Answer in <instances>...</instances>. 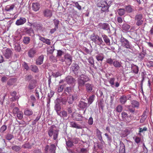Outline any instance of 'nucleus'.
I'll list each match as a JSON object with an SVG mask.
<instances>
[{"label":"nucleus","mask_w":153,"mask_h":153,"mask_svg":"<svg viewBox=\"0 0 153 153\" xmlns=\"http://www.w3.org/2000/svg\"><path fill=\"white\" fill-rule=\"evenodd\" d=\"M17 117L19 120H21L23 118V114L22 111H19L17 114Z\"/></svg>","instance_id":"obj_50"},{"label":"nucleus","mask_w":153,"mask_h":153,"mask_svg":"<svg viewBox=\"0 0 153 153\" xmlns=\"http://www.w3.org/2000/svg\"><path fill=\"white\" fill-rule=\"evenodd\" d=\"M114 60L111 58H108L106 59V62L110 65H113Z\"/></svg>","instance_id":"obj_55"},{"label":"nucleus","mask_w":153,"mask_h":153,"mask_svg":"<svg viewBox=\"0 0 153 153\" xmlns=\"http://www.w3.org/2000/svg\"><path fill=\"white\" fill-rule=\"evenodd\" d=\"M131 70L133 73L135 74H137L139 71V68L138 66L133 64H131Z\"/></svg>","instance_id":"obj_26"},{"label":"nucleus","mask_w":153,"mask_h":153,"mask_svg":"<svg viewBox=\"0 0 153 153\" xmlns=\"http://www.w3.org/2000/svg\"><path fill=\"white\" fill-rule=\"evenodd\" d=\"M59 130L56 129L55 125H52L48 131V134L49 137L53 136V138L54 140H56L59 134Z\"/></svg>","instance_id":"obj_3"},{"label":"nucleus","mask_w":153,"mask_h":153,"mask_svg":"<svg viewBox=\"0 0 153 153\" xmlns=\"http://www.w3.org/2000/svg\"><path fill=\"white\" fill-rule=\"evenodd\" d=\"M113 66L117 68H119L122 67V63L119 60H114L113 64Z\"/></svg>","instance_id":"obj_25"},{"label":"nucleus","mask_w":153,"mask_h":153,"mask_svg":"<svg viewBox=\"0 0 153 153\" xmlns=\"http://www.w3.org/2000/svg\"><path fill=\"white\" fill-rule=\"evenodd\" d=\"M96 58L97 61H102L104 58V56L102 53H100L96 55Z\"/></svg>","instance_id":"obj_42"},{"label":"nucleus","mask_w":153,"mask_h":153,"mask_svg":"<svg viewBox=\"0 0 153 153\" xmlns=\"http://www.w3.org/2000/svg\"><path fill=\"white\" fill-rule=\"evenodd\" d=\"M57 114L61 117L66 118L68 116L67 112L64 110L62 111H60L59 113H57Z\"/></svg>","instance_id":"obj_31"},{"label":"nucleus","mask_w":153,"mask_h":153,"mask_svg":"<svg viewBox=\"0 0 153 153\" xmlns=\"http://www.w3.org/2000/svg\"><path fill=\"white\" fill-rule=\"evenodd\" d=\"M86 90L88 93H90L92 91L94 85L92 84L89 83H87L85 85Z\"/></svg>","instance_id":"obj_19"},{"label":"nucleus","mask_w":153,"mask_h":153,"mask_svg":"<svg viewBox=\"0 0 153 153\" xmlns=\"http://www.w3.org/2000/svg\"><path fill=\"white\" fill-rule=\"evenodd\" d=\"M90 80L89 77L87 76L84 74H81L77 79L79 90L80 91L86 84L85 83Z\"/></svg>","instance_id":"obj_1"},{"label":"nucleus","mask_w":153,"mask_h":153,"mask_svg":"<svg viewBox=\"0 0 153 153\" xmlns=\"http://www.w3.org/2000/svg\"><path fill=\"white\" fill-rule=\"evenodd\" d=\"M115 80V78H111L110 79L109 82L111 86L114 88L115 86L117 88L120 85L119 83L117 82H116L115 84L114 83V81Z\"/></svg>","instance_id":"obj_18"},{"label":"nucleus","mask_w":153,"mask_h":153,"mask_svg":"<svg viewBox=\"0 0 153 153\" xmlns=\"http://www.w3.org/2000/svg\"><path fill=\"white\" fill-rule=\"evenodd\" d=\"M71 126L72 127L76 128L77 129H81L82 128L81 126L79 125L76 123L75 122L72 121L70 122Z\"/></svg>","instance_id":"obj_30"},{"label":"nucleus","mask_w":153,"mask_h":153,"mask_svg":"<svg viewBox=\"0 0 153 153\" xmlns=\"http://www.w3.org/2000/svg\"><path fill=\"white\" fill-rule=\"evenodd\" d=\"M72 143L73 144H76L78 143L79 139L77 137H75L73 138H71Z\"/></svg>","instance_id":"obj_52"},{"label":"nucleus","mask_w":153,"mask_h":153,"mask_svg":"<svg viewBox=\"0 0 153 153\" xmlns=\"http://www.w3.org/2000/svg\"><path fill=\"white\" fill-rule=\"evenodd\" d=\"M24 113L25 115L28 116L31 115L33 114V111L31 109L28 108L25 109Z\"/></svg>","instance_id":"obj_28"},{"label":"nucleus","mask_w":153,"mask_h":153,"mask_svg":"<svg viewBox=\"0 0 153 153\" xmlns=\"http://www.w3.org/2000/svg\"><path fill=\"white\" fill-rule=\"evenodd\" d=\"M66 148L68 149V148L72 147L74 146L72 143L71 138H68L67 140H66Z\"/></svg>","instance_id":"obj_23"},{"label":"nucleus","mask_w":153,"mask_h":153,"mask_svg":"<svg viewBox=\"0 0 153 153\" xmlns=\"http://www.w3.org/2000/svg\"><path fill=\"white\" fill-rule=\"evenodd\" d=\"M65 80L68 84L72 85L75 83L76 81L75 79L71 75L68 76L65 79Z\"/></svg>","instance_id":"obj_11"},{"label":"nucleus","mask_w":153,"mask_h":153,"mask_svg":"<svg viewBox=\"0 0 153 153\" xmlns=\"http://www.w3.org/2000/svg\"><path fill=\"white\" fill-rule=\"evenodd\" d=\"M3 54L7 59H8L11 57L13 52L10 49L8 48L3 50Z\"/></svg>","instance_id":"obj_12"},{"label":"nucleus","mask_w":153,"mask_h":153,"mask_svg":"<svg viewBox=\"0 0 153 153\" xmlns=\"http://www.w3.org/2000/svg\"><path fill=\"white\" fill-rule=\"evenodd\" d=\"M16 81V79L15 78H12L10 79L7 82V85H13Z\"/></svg>","instance_id":"obj_41"},{"label":"nucleus","mask_w":153,"mask_h":153,"mask_svg":"<svg viewBox=\"0 0 153 153\" xmlns=\"http://www.w3.org/2000/svg\"><path fill=\"white\" fill-rule=\"evenodd\" d=\"M105 42L108 45H110V40L108 37V36L105 34H103L102 35Z\"/></svg>","instance_id":"obj_32"},{"label":"nucleus","mask_w":153,"mask_h":153,"mask_svg":"<svg viewBox=\"0 0 153 153\" xmlns=\"http://www.w3.org/2000/svg\"><path fill=\"white\" fill-rule=\"evenodd\" d=\"M74 120L76 121H82L83 119V117L81 114L78 113H76L73 117Z\"/></svg>","instance_id":"obj_24"},{"label":"nucleus","mask_w":153,"mask_h":153,"mask_svg":"<svg viewBox=\"0 0 153 153\" xmlns=\"http://www.w3.org/2000/svg\"><path fill=\"white\" fill-rule=\"evenodd\" d=\"M93 119L92 117H90L88 119V125H91L93 124Z\"/></svg>","instance_id":"obj_64"},{"label":"nucleus","mask_w":153,"mask_h":153,"mask_svg":"<svg viewBox=\"0 0 153 153\" xmlns=\"http://www.w3.org/2000/svg\"><path fill=\"white\" fill-rule=\"evenodd\" d=\"M102 132L100 131L97 129V136L99 140L100 141V142H102L103 143V140L102 139V138L101 135Z\"/></svg>","instance_id":"obj_36"},{"label":"nucleus","mask_w":153,"mask_h":153,"mask_svg":"<svg viewBox=\"0 0 153 153\" xmlns=\"http://www.w3.org/2000/svg\"><path fill=\"white\" fill-rule=\"evenodd\" d=\"M54 24L55 25L56 28L58 29V25L59 24V21L56 19L54 20Z\"/></svg>","instance_id":"obj_63"},{"label":"nucleus","mask_w":153,"mask_h":153,"mask_svg":"<svg viewBox=\"0 0 153 153\" xmlns=\"http://www.w3.org/2000/svg\"><path fill=\"white\" fill-rule=\"evenodd\" d=\"M90 38L93 42L99 45H103L104 44V43L103 42L102 38L99 37L97 35H92Z\"/></svg>","instance_id":"obj_4"},{"label":"nucleus","mask_w":153,"mask_h":153,"mask_svg":"<svg viewBox=\"0 0 153 153\" xmlns=\"http://www.w3.org/2000/svg\"><path fill=\"white\" fill-rule=\"evenodd\" d=\"M123 107L120 105H118L115 108V110L118 112H121L123 110Z\"/></svg>","instance_id":"obj_53"},{"label":"nucleus","mask_w":153,"mask_h":153,"mask_svg":"<svg viewBox=\"0 0 153 153\" xmlns=\"http://www.w3.org/2000/svg\"><path fill=\"white\" fill-rule=\"evenodd\" d=\"M22 65L24 69H26V71L29 70V67L27 64L26 62H23L22 64Z\"/></svg>","instance_id":"obj_56"},{"label":"nucleus","mask_w":153,"mask_h":153,"mask_svg":"<svg viewBox=\"0 0 153 153\" xmlns=\"http://www.w3.org/2000/svg\"><path fill=\"white\" fill-rule=\"evenodd\" d=\"M122 118L123 120L125 121L126 123H128L131 121V120L129 119V118H131L132 117V115H130L128 116V114L125 112L123 111L121 113Z\"/></svg>","instance_id":"obj_8"},{"label":"nucleus","mask_w":153,"mask_h":153,"mask_svg":"<svg viewBox=\"0 0 153 153\" xmlns=\"http://www.w3.org/2000/svg\"><path fill=\"white\" fill-rule=\"evenodd\" d=\"M11 149L12 150L16 152H18L20 151L21 148L20 146L16 145H14L11 146Z\"/></svg>","instance_id":"obj_38"},{"label":"nucleus","mask_w":153,"mask_h":153,"mask_svg":"<svg viewBox=\"0 0 153 153\" xmlns=\"http://www.w3.org/2000/svg\"><path fill=\"white\" fill-rule=\"evenodd\" d=\"M36 84L37 81L36 79H33L30 81L27 88L30 91L36 87Z\"/></svg>","instance_id":"obj_13"},{"label":"nucleus","mask_w":153,"mask_h":153,"mask_svg":"<svg viewBox=\"0 0 153 153\" xmlns=\"http://www.w3.org/2000/svg\"><path fill=\"white\" fill-rule=\"evenodd\" d=\"M52 75L55 77H57L62 75V74L59 71L53 73Z\"/></svg>","instance_id":"obj_57"},{"label":"nucleus","mask_w":153,"mask_h":153,"mask_svg":"<svg viewBox=\"0 0 153 153\" xmlns=\"http://www.w3.org/2000/svg\"><path fill=\"white\" fill-rule=\"evenodd\" d=\"M105 144V142L103 141V143L102 142L98 144L97 146L98 148L100 149H102L103 147V145Z\"/></svg>","instance_id":"obj_59"},{"label":"nucleus","mask_w":153,"mask_h":153,"mask_svg":"<svg viewBox=\"0 0 153 153\" xmlns=\"http://www.w3.org/2000/svg\"><path fill=\"white\" fill-rule=\"evenodd\" d=\"M120 146L119 153H125V145L121 141L120 142Z\"/></svg>","instance_id":"obj_27"},{"label":"nucleus","mask_w":153,"mask_h":153,"mask_svg":"<svg viewBox=\"0 0 153 153\" xmlns=\"http://www.w3.org/2000/svg\"><path fill=\"white\" fill-rule=\"evenodd\" d=\"M24 32L30 36H33L34 35V32L31 27H26L23 30Z\"/></svg>","instance_id":"obj_17"},{"label":"nucleus","mask_w":153,"mask_h":153,"mask_svg":"<svg viewBox=\"0 0 153 153\" xmlns=\"http://www.w3.org/2000/svg\"><path fill=\"white\" fill-rule=\"evenodd\" d=\"M7 129V126L5 125H3L0 128V132L4 133Z\"/></svg>","instance_id":"obj_54"},{"label":"nucleus","mask_w":153,"mask_h":153,"mask_svg":"<svg viewBox=\"0 0 153 153\" xmlns=\"http://www.w3.org/2000/svg\"><path fill=\"white\" fill-rule=\"evenodd\" d=\"M122 28L123 30L127 31L130 28V26L127 24L125 23L122 25Z\"/></svg>","instance_id":"obj_49"},{"label":"nucleus","mask_w":153,"mask_h":153,"mask_svg":"<svg viewBox=\"0 0 153 153\" xmlns=\"http://www.w3.org/2000/svg\"><path fill=\"white\" fill-rule=\"evenodd\" d=\"M55 106L54 109L56 111L57 113H59L61 111V105L60 103V101L57 100L56 99L55 101Z\"/></svg>","instance_id":"obj_15"},{"label":"nucleus","mask_w":153,"mask_h":153,"mask_svg":"<svg viewBox=\"0 0 153 153\" xmlns=\"http://www.w3.org/2000/svg\"><path fill=\"white\" fill-rule=\"evenodd\" d=\"M80 67L78 64L76 63H73L70 68V71L74 74L76 77L78 76Z\"/></svg>","instance_id":"obj_6"},{"label":"nucleus","mask_w":153,"mask_h":153,"mask_svg":"<svg viewBox=\"0 0 153 153\" xmlns=\"http://www.w3.org/2000/svg\"><path fill=\"white\" fill-rule=\"evenodd\" d=\"M32 25L33 26V27L36 28L38 30H42L43 28L42 25L40 24L33 23L32 24Z\"/></svg>","instance_id":"obj_33"},{"label":"nucleus","mask_w":153,"mask_h":153,"mask_svg":"<svg viewBox=\"0 0 153 153\" xmlns=\"http://www.w3.org/2000/svg\"><path fill=\"white\" fill-rule=\"evenodd\" d=\"M36 53V50L33 48H32L28 51V55L29 57L32 58L34 56Z\"/></svg>","instance_id":"obj_21"},{"label":"nucleus","mask_w":153,"mask_h":153,"mask_svg":"<svg viewBox=\"0 0 153 153\" xmlns=\"http://www.w3.org/2000/svg\"><path fill=\"white\" fill-rule=\"evenodd\" d=\"M127 145H128V147L130 149H132L133 147V143L129 140L128 141L127 140Z\"/></svg>","instance_id":"obj_58"},{"label":"nucleus","mask_w":153,"mask_h":153,"mask_svg":"<svg viewBox=\"0 0 153 153\" xmlns=\"http://www.w3.org/2000/svg\"><path fill=\"white\" fill-rule=\"evenodd\" d=\"M30 39L29 37L27 36L24 37L23 39V43L25 45L28 44L30 42Z\"/></svg>","instance_id":"obj_45"},{"label":"nucleus","mask_w":153,"mask_h":153,"mask_svg":"<svg viewBox=\"0 0 153 153\" xmlns=\"http://www.w3.org/2000/svg\"><path fill=\"white\" fill-rule=\"evenodd\" d=\"M78 107L84 110V114L85 112L86 109L88 107L87 102L85 101H79L78 105Z\"/></svg>","instance_id":"obj_9"},{"label":"nucleus","mask_w":153,"mask_h":153,"mask_svg":"<svg viewBox=\"0 0 153 153\" xmlns=\"http://www.w3.org/2000/svg\"><path fill=\"white\" fill-rule=\"evenodd\" d=\"M5 138L6 140L10 141L14 138V136L11 134L8 133L5 135Z\"/></svg>","instance_id":"obj_46"},{"label":"nucleus","mask_w":153,"mask_h":153,"mask_svg":"<svg viewBox=\"0 0 153 153\" xmlns=\"http://www.w3.org/2000/svg\"><path fill=\"white\" fill-rule=\"evenodd\" d=\"M71 87H67L64 89V93L67 92L69 94L71 93Z\"/></svg>","instance_id":"obj_61"},{"label":"nucleus","mask_w":153,"mask_h":153,"mask_svg":"<svg viewBox=\"0 0 153 153\" xmlns=\"http://www.w3.org/2000/svg\"><path fill=\"white\" fill-rule=\"evenodd\" d=\"M26 21V19L23 17H21L16 22V24L17 25H20L23 24Z\"/></svg>","instance_id":"obj_22"},{"label":"nucleus","mask_w":153,"mask_h":153,"mask_svg":"<svg viewBox=\"0 0 153 153\" xmlns=\"http://www.w3.org/2000/svg\"><path fill=\"white\" fill-rule=\"evenodd\" d=\"M139 131L138 134L140 135H141V133L143 132L144 131H147V128L146 127H144L143 128H139Z\"/></svg>","instance_id":"obj_62"},{"label":"nucleus","mask_w":153,"mask_h":153,"mask_svg":"<svg viewBox=\"0 0 153 153\" xmlns=\"http://www.w3.org/2000/svg\"><path fill=\"white\" fill-rule=\"evenodd\" d=\"M64 87V85H59L58 89V92L59 93L61 92L62 91Z\"/></svg>","instance_id":"obj_60"},{"label":"nucleus","mask_w":153,"mask_h":153,"mask_svg":"<svg viewBox=\"0 0 153 153\" xmlns=\"http://www.w3.org/2000/svg\"><path fill=\"white\" fill-rule=\"evenodd\" d=\"M45 16L50 17L52 15V13L51 10H45L43 12Z\"/></svg>","instance_id":"obj_40"},{"label":"nucleus","mask_w":153,"mask_h":153,"mask_svg":"<svg viewBox=\"0 0 153 153\" xmlns=\"http://www.w3.org/2000/svg\"><path fill=\"white\" fill-rule=\"evenodd\" d=\"M120 42L122 45L125 48L131 49L132 48L131 45L129 41L123 36L121 37Z\"/></svg>","instance_id":"obj_5"},{"label":"nucleus","mask_w":153,"mask_h":153,"mask_svg":"<svg viewBox=\"0 0 153 153\" xmlns=\"http://www.w3.org/2000/svg\"><path fill=\"white\" fill-rule=\"evenodd\" d=\"M100 26L102 29L106 30L108 33H110V26L109 24L107 23H101L100 24Z\"/></svg>","instance_id":"obj_16"},{"label":"nucleus","mask_w":153,"mask_h":153,"mask_svg":"<svg viewBox=\"0 0 153 153\" xmlns=\"http://www.w3.org/2000/svg\"><path fill=\"white\" fill-rule=\"evenodd\" d=\"M95 95H92L91 96L89 97L87 99V102L88 103L89 105L91 104L94 101V100Z\"/></svg>","instance_id":"obj_44"},{"label":"nucleus","mask_w":153,"mask_h":153,"mask_svg":"<svg viewBox=\"0 0 153 153\" xmlns=\"http://www.w3.org/2000/svg\"><path fill=\"white\" fill-rule=\"evenodd\" d=\"M44 56L43 55L39 56L36 60V64L37 65H40L43 63Z\"/></svg>","instance_id":"obj_20"},{"label":"nucleus","mask_w":153,"mask_h":153,"mask_svg":"<svg viewBox=\"0 0 153 153\" xmlns=\"http://www.w3.org/2000/svg\"><path fill=\"white\" fill-rule=\"evenodd\" d=\"M142 14H137L135 16V21H136V24L137 25L140 26L143 24V21L142 20Z\"/></svg>","instance_id":"obj_7"},{"label":"nucleus","mask_w":153,"mask_h":153,"mask_svg":"<svg viewBox=\"0 0 153 153\" xmlns=\"http://www.w3.org/2000/svg\"><path fill=\"white\" fill-rule=\"evenodd\" d=\"M131 105L126 106L127 110L132 114H136L137 112V110H135V108H138L139 106V103L138 101L135 100L131 101Z\"/></svg>","instance_id":"obj_2"},{"label":"nucleus","mask_w":153,"mask_h":153,"mask_svg":"<svg viewBox=\"0 0 153 153\" xmlns=\"http://www.w3.org/2000/svg\"><path fill=\"white\" fill-rule=\"evenodd\" d=\"M65 61L66 64L69 65H70L72 61V57L69 54L67 53L64 56Z\"/></svg>","instance_id":"obj_14"},{"label":"nucleus","mask_w":153,"mask_h":153,"mask_svg":"<svg viewBox=\"0 0 153 153\" xmlns=\"http://www.w3.org/2000/svg\"><path fill=\"white\" fill-rule=\"evenodd\" d=\"M31 70L35 73H37L39 72V69L38 67L36 65H31L30 66Z\"/></svg>","instance_id":"obj_34"},{"label":"nucleus","mask_w":153,"mask_h":153,"mask_svg":"<svg viewBox=\"0 0 153 153\" xmlns=\"http://www.w3.org/2000/svg\"><path fill=\"white\" fill-rule=\"evenodd\" d=\"M57 100L60 101V103L62 102L63 105H65L67 102V97H61L60 98H57L56 99Z\"/></svg>","instance_id":"obj_39"},{"label":"nucleus","mask_w":153,"mask_h":153,"mask_svg":"<svg viewBox=\"0 0 153 153\" xmlns=\"http://www.w3.org/2000/svg\"><path fill=\"white\" fill-rule=\"evenodd\" d=\"M88 62L91 64V65L95 69H96L100 67L99 65H97V66H95L94 65V59L92 57H89L88 59Z\"/></svg>","instance_id":"obj_29"},{"label":"nucleus","mask_w":153,"mask_h":153,"mask_svg":"<svg viewBox=\"0 0 153 153\" xmlns=\"http://www.w3.org/2000/svg\"><path fill=\"white\" fill-rule=\"evenodd\" d=\"M105 136L106 137L108 143L110 144L112 141V137L111 135H109L108 134H105Z\"/></svg>","instance_id":"obj_48"},{"label":"nucleus","mask_w":153,"mask_h":153,"mask_svg":"<svg viewBox=\"0 0 153 153\" xmlns=\"http://www.w3.org/2000/svg\"><path fill=\"white\" fill-rule=\"evenodd\" d=\"M120 103L122 104H125L127 101L126 97L125 95L121 96L120 99Z\"/></svg>","instance_id":"obj_43"},{"label":"nucleus","mask_w":153,"mask_h":153,"mask_svg":"<svg viewBox=\"0 0 153 153\" xmlns=\"http://www.w3.org/2000/svg\"><path fill=\"white\" fill-rule=\"evenodd\" d=\"M56 147L54 144H51L49 147V153H55Z\"/></svg>","instance_id":"obj_35"},{"label":"nucleus","mask_w":153,"mask_h":153,"mask_svg":"<svg viewBox=\"0 0 153 153\" xmlns=\"http://www.w3.org/2000/svg\"><path fill=\"white\" fill-rule=\"evenodd\" d=\"M22 148L24 149H30L32 148V146L29 143H25L22 146Z\"/></svg>","instance_id":"obj_47"},{"label":"nucleus","mask_w":153,"mask_h":153,"mask_svg":"<svg viewBox=\"0 0 153 153\" xmlns=\"http://www.w3.org/2000/svg\"><path fill=\"white\" fill-rule=\"evenodd\" d=\"M40 7V4L38 2L33 3L32 6V8L33 10H39Z\"/></svg>","instance_id":"obj_37"},{"label":"nucleus","mask_w":153,"mask_h":153,"mask_svg":"<svg viewBox=\"0 0 153 153\" xmlns=\"http://www.w3.org/2000/svg\"><path fill=\"white\" fill-rule=\"evenodd\" d=\"M78 97L76 94L72 95H70L67 97V102L69 104H72L74 101L76 100L77 99Z\"/></svg>","instance_id":"obj_10"},{"label":"nucleus","mask_w":153,"mask_h":153,"mask_svg":"<svg viewBox=\"0 0 153 153\" xmlns=\"http://www.w3.org/2000/svg\"><path fill=\"white\" fill-rule=\"evenodd\" d=\"M33 76L31 74L26 75L25 76V80L26 81H30L32 80Z\"/></svg>","instance_id":"obj_51"}]
</instances>
